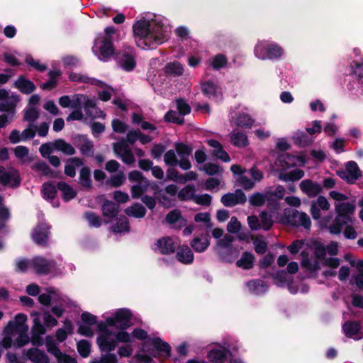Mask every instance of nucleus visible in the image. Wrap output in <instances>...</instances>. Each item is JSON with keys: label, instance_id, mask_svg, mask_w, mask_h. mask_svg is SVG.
<instances>
[{"label": "nucleus", "instance_id": "obj_10", "mask_svg": "<svg viewBox=\"0 0 363 363\" xmlns=\"http://www.w3.org/2000/svg\"><path fill=\"white\" fill-rule=\"evenodd\" d=\"M311 247V243L308 244V242L306 243L302 240H296L289 246L288 249L291 254H296L301 250L302 267L309 271H315L318 269V262L316 259H313V256L310 258L308 257L309 252H312Z\"/></svg>", "mask_w": 363, "mask_h": 363}, {"label": "nucleus", "instance_id": "obj_34", "mask_svg": "<svg viewBox=\"0 0 363 363\" xmlns=\"http://www.w3.org/2000/svg\"><path fill=\"white\" fill-rule=\"evenodd\" d=\"M91 84L95 85L99 88V99L102 101H106L111 99V96L113 93V89L111 87L101 82L98 79H93L91 80Z\"/></svg>", "mask_w": 363, "mask_h": 363}, {"label": "nucleus", "instance_id": "obj_27", "mask_svg": "<svg viewBox=\"0 0 363 363\" xmlns=\"http://www.w3.org/2000/svg\"><path fill=\"white\" fill-rule=\"evenodd\" d=\"M299 187L309 197H315L322 191V186L320 184L310 179L301 181Z\"/></svg>", "mask_w": 363, "mask_h": 363}, {"label": "nucleus", "instance_id": "obj_24", "mask_svg": "<svg viewBox=\"0 0 363 363\" xmlns=\"http://www.w3.org/2000/svg\"><path fill=\"white\" fill-rule=\"evenodd\" d=\"M38 301L41 304L48 306L58 301H65V296L61 294L55 288L50 287L46 289V293H43L38 296Z\"/></svg>", "mask_w": 363, "mask_h": 363}, {"label": "nucleus", "instance_id": "obj_63", "mask_svg": "<svg viewBox=\"0 0 363 363\" xmlns=\"http://www.w3.org/2000/svg\"><path fill=\"white\" fill-rule=\"evenodd\" d=\"M227 64V59L226 57L222 55L218 54L216 55L214 57H213L211 65L213 67V68L216 69H218L220 68H222L225 67Z\"/></svg>", "mask_w": 363, "mask_h": 363}, {"label": "nucleus", "instance_id": "obj_58", "mask_svg": "<svg viewBox=\"0 0 363 363\" xmlns=\"http://www.w3.org/2000/svg\"><path fill=\"white\" fill-rule=\"evenodd\" d=\"M16 269L18 272H26L32 270L30 259L26 258H20L16 261Z\"/></svg>", "mask_w": 363, "mask_h": 363}, {"label": "nucleus", "instance_id": "obj_26", "mask_svg": "<svg viewBox=\"0 0 363 363\" xmlns=\"http://www.w3.org/2000/svg\"><path fill=\"white\" fill-rule=\"evenodd\" d=\"M247 200L242 190L238 189L235 193L225 194L221 198V202L225 206H233L238 203H244Z\"/></svg>", "mask_w": 363, "mask_h": 363}, {"label": "nucleus", "instance_id": "obj_2", "mask_svg": "<svg viewBox=\"0 0 363 363\" xmlns=\"http://www.w3.org/2000/svg\"><path fill=\"white\" fill-rule=\"evenodd\" d=\"M330 196L334 199L337 216L335 223L328 227V230L332 234H338L344 225L352 223V216L355 211L354 201H345L347 196L336 191L330 192Z\"/></svg>", "mask_w": 363, "mask_h": 363}, {"label": "nucleus", "instance_id": "obj_61", "mask_svg": "<svg viewBox=\"0 0 363 363\" xmlns=\"http://www.w3.org/2000/svg\"><path fill=\"white\" fill-rule=\"evenodd\" d=\"M292 138L296 143L302 146H305L310 143V140L306 134L301 130H297L295 132Z\"/></svg>", "mask_w": 363, "mask_h": 363}, {"label": "nucleus", "instance_id": "obj_11", "mask_svg": "<svg viewBox=\"0 0 363 363\" xmlns=\"http://www.w3.org/2000/svg\"><path fill=\"white\" fill-rule=\"evenodd\" d=\"M33 325L32 327V332L33 337L36 335H41L45 333V327L52 328L57 325L58 322L49 312H45L43 315L44 325L42 324L40 316V313L38 312H32L30 314ZM33 343L35 344V341L33 339Z\"/></svg>", "mask_w": 363, "mask_h": 363}, {"label": "nucleus", "instance_id": "obj_44", "mask_svg": "<svg viewBox=\"0 0 363 363\" xmlns=\"http://www.w3.org/2000/svg\"><path fill=\"white\" fill-rule=\"evenodd\" d=\"M125 213L128 216H133L134 218H140L145 216L146 213V210L140 203H135L131 206L127 208L125 210Z\"/></svg>", "mask_w": 363, "mask_h": 363}, {"label": "nucleus", "instance_id": "obj_35", "mask_svg": "<svg viewBox=\"0 0 363 363\" xmlns=\"http://www.w3.org/2000/svg\"><path fill=\"white\" fill-rule=\"evenodd\" d=\"M147 342L151 344L158 352L163 354L165 357L170 356L171 347L159 337L149 338Z\"/></svg>", "mask_w": 363, "mask_h": 363}, {"label": "nucleus", "instance_id": "obj_46", "mask_svg": "<svg viewBox=\"0 0 363 363\" xmlns=\"http://www.w3.org/2000/svg\"><path fill=\"white\" fill-rule=\"evenodd\" d=\"M82 165V160L78 157H72L67 161L65 168L66 175L73 177L76 174L75 167Z\"/></svg>", "mask_w": 363, "mask_h": 363}, {"label": "nucleus", "instance_id": "obj_28", "mask_svg": "<svg viewBox=\"0 0 363 363\" xmlns=\"http://www.w3.org/2000/svg\"><path fill=\"white\" fill-rule=\"evenodd\" d=\"M157 188L155 183H150L147 179H142L140 182L133 185L131 187V196L133 199L140 198L142 194L148 191L149 189Z\"/></svg>", "mask_w": 363, "mask_h": 363}, {"label": "nucleus", "instance_id": "obj_8", "mask_svg": "<svg viewBox=\"0 0 363 363\" xmlns=\"http://www.w3.org/2000/svg\"><path fill=\"white\" fill-rule=\"evenodd\" d=\"M27 316L23 313H18L14 318L8 322L2 333V340L0 345L4 348H10L13 345V336L21 332L28 331L26 325Z\"/></svg>", "mask_w": 363, "mask_h": 363}, {"label": "nucleus", "instance_id": "obj_17", "mask_svg": "<svg viewBox=\"0 0 363 363\" xmlns=\"http://www.w3.org/2000/svg\"><path fill=\"white\" fill-rule=\"evenodd\" d=\"M249 226L252 230L263 229L268 230L272 225V216L266 212H262L259 218L256 216H250L247 218Z\"/></svg>", "mask_w": 363, "mask_h": 363}, {"label": "nucleus", "instance_id": "obj_25", "mask_svg": "<svg viewBox=\"0 0 363 363\" xmlns=\"http://www.w3.org/2000/svg\"><path fill=\"white\" fill-rule=\"evenodd\" d=\"M340 177L349 183H354L360 176L361 172L356 162H347L345 169L339 173Z\"/></svg>", "mask_w": 363, "mask_h": 363}, {"label": "nucleus", "instance_id": "obj_51", "mask_svg": "<svg viewBox=\"0 0 363 363\" xmlns=\"http://www.w3.org/2000/svg\"><path fill=\"white\" fill-rule=\"evenodd\" d=\"M55 148L68 155H72L75 153L74 147L62 140H58L55 142Z\"/></svg>", "mask_w": 363, "mask_h": 363}, {"label": "nucleus", "instance_id": "obj_19", "mask_svg": "<svg viewBox=\"0 0 363 363\" xmlns=\"http://www.w3.org/2000/svg\"><path fill=\"white\" fill-rule=\"evenodd\" d=\"M32 271L37 274H47L55 268V262L48 260L43 257L37 256L30 259Z\"/></svg>", "mask_w": 363, "mask_h": 363}, {"label": "nucleus", "instance_id": "obj_47", "mask_svg": "<svg viewBox=\"0 0 363 363\" xmlns=\"http://www.w3.org/2000/svg\"><path fill=\"white\" fill-rule=\"evenodd\" d=\"M102 211L105 217L112 219L118 212V206L111 201H106L103 205Z\"/></svg>", "mask_w": 363, "mask_h": 363}, {"label": "nucleus", "instance_id": "obj_22", "mask_svg": "<svg viewBox=\"0 0 363 363\" xmlns=\"http://www.w3.org/2000/svg\"><path fill=\"white\" fill-rule=\"evenodd\" d=\"M45 344L48 351L56 357L57 363H77L75 359L61 352L52 337H46Z\"/></svg>", "mask_w": 363, "mask_h": 363}, {"label": "nucleus", "instance_id": "obj_49", "mask_svg": "<svg viewBox=\"0 0 363 363\" xmlns=\"http://www.w3.org/2000/svg\"><path fill=\"white\" fill-rule=\"evenodd\" d=\"M267 201H269L267 191L264 194L255 193L249 198L250 204L255 206H262Z\"/></svg>", "mask_w": 363, "mask_h": 363}, {"label": "nucleus", "instance_id": "obj_38", "mask_svg": "<svg viewBox=\"0 0 363 363\" xmlns=\"http://www.w3.org/2000/svg\"><path fill=\"white\" fill-rule=\"evenodd\" d=\"M177 257L179 262L185 264H191L194 261V254L187 246H182L179 248Z\"/></svg>", "mask_w": 363, "mask_h": 363}, {"label": "nucleus", "instance_id": "obj_48", "mask_svg": "<svg viewBox=\"0 0 363 363\" xmlns=\"http://www.w3.org/2000/svg\"><path fill=\"white\" fill-rule=\"evenodd\" d=\"M195 191L193 185H186L178 192V198L182 201L194 200Z\"/></svg>", "mask_w": 363, "mask_h": 363}, {"label": "nucleus", "instance_id": "obj_4", "mask_svg": "<svg viewBox=\"0 0 363 363\" xmlns=\"http://www.w3.org/2000/svg\"><path fill=\"white\" fill-rule=\"evenodd\" d=\"M105 323H100L99 325V334L97 337V344L103 352H109L113 351L118 342H132V337L125 330L114 333L109 329Z\"/></svg>", "mask_w": 363, "mask_h": 363}, {"label": "nucleus", "instance_id": "obj_39", "mask_svg": "<svg viewBox=\"0 0 363 363\" xmlns=\"http://www.w3.org/2000/svg\"><path fill=\"white\" fill-rule=\"evenodd\" d=\"M209 245L210 241L207 235L202 238L196 237L191 242V246L197 252H204Z\"/></svg>", "mask_w": 363, "mask_h": 363}, {"label": "nucleus", "instance_id": "obj_18", "mask_svg": "<svg viewBox=\"0 0 363 363\" xmlns=\"http://www.w3.org/2000/svg\"><path fill=\"white\" fill-rule=\"evenodd\" d=\"M229 120L232 125L242 128H251L255 123V120L244 111H230Z\"/></svg>", "mask_w": 363, "mask_h": 363}, {"label": "nucleus", "instance_id": "obj_33", "mask_svg": "<svg viewBox=\"0 0 363 363\" xmlns=\"http://www.w3.org/2000/svg\"><path fill=\"white\" fill-rule=\"evenodd\" d=\"M25 356L33 363H49L45 353L37 348H30L25 351Z\"/></svg>", "mask_w": 363, "mask_h": 363}, {"label": "nucleus", "instance_id": "obj_52", "mask_svg": "<svg viewBox=\"0 0 363 363\" xmlns=\"http://www.w3.org/2000/svg\"><path fill=\"white\" fill-rule=\"evenodd\" d=\"M83 106H84L86 113L90 112L91 108L94 109L96 114L94 117H104L105 116L103 111L96 108V100L94 99H91L86 96V101L84 103Z\"/></svg>", "mask_w": 363, "mask_h": 363}, {"label": "nucleus", "instance_id": "obj_54", "mask_svg": "<svg viewBox=\"0 0 363 363\" xmlns=\"http://www.w3.org/2000/svg\"><path fill=\"white\" fill-rule=\"evenodd\" d=\"M72 333V325L69 321L65 323V328L58 329L56 332V337L58 341L63 342L67 335Z\"/></svg>", "mask_w": 363, "mask_h": 363}, {"label": "nucleus", "instance_id": "obj_29", "mask_svg": "<svg viewBox=\"0 0 363 363\" xmlns=\"http://www.w3.org/2000/svg\"><path fill=\"white\" fill-rule=\"evenodd\" d=\"M330 205L324 196H319L316 201H313L311 206V213L314 220L320 218V210L328 211L330 209Z\"/></svg>", "mask_w": 363, "mask_h": 363}, {"label": "nucleus", "instance_id": "obj_45", "mask_svg": "<svg viewBox=\"0 0 363 363\" xmlns=\"http://www.w3.org/2000/svg\"><path fill=\"white\" fill-rule=\"evenodd\" d=\"M58 189L62 191L63 199L65 201H68L74 199L76 196V191L65 182H59L57 184Z\"/></svg>", "mask_w": 363, "mask_h": 363}, {"label": "nucleus", "instance_id": "obj_60", "mask_svg": "<svg viewBox=\"0 0 363 363\" xmlns=\"http://www.w3.org/2000/svg\"><path fill=\"white\" fill-rule=\"evenodd\" d=\"M39 118V111L37 108L34 106H29L26 111L24 114V120L28 122H34Z\"/></svg>", "mask_w": 363, "mask_h": 363}, {"label": "nucleus", "instance_id": "obj_36", "mask_svg": "<svg viewBox=\"0 0 363 363\" xmlns=\"http://www.w3.org/2000/svg\"><path fill=\"white\" fill-rule=\"evenodd\" d=\"M247 290L254 294H261L267 290V286L264 281L257 279L246 283Z\"/></svg>", "mask_w": 363, "mask_h": 363}, {"label": "nucleus", "instance_id": "obj_6", "mask_svg": "<svg viewBox=\"0 0 363 363\" xmlns=\"http://www.w3.org/2000/svg\"><path fill=\"white\" fill-rule=\"evenodd\" d=\"M254 55L260 60L277 61L284 57L285 50L281 45L274 41L262 40L255 44Z\"/></svg>", "mask_w": 363, "mask_h": 363}, {"label": "nucleus", "instance_id": "obj_37", "mask_svg": "<svg viewBox=\"0 0 363 363\" xmlns=\"http://www.w3.org/2000/svg\"><path fill=\"white\" fill-rule=\"evenodd\" d=\"M77 147L81 153L86 156H92L94 154L93 143L85 136H80L77 142Z\"/></svg>", "mask_w": 363, "mask_h": 363}, {"label": "nucleus", "instance_id": "obj_57", "mask_svg": "<svg viewBox=\"0 0 363 363\" xmlns=\"http://www.w3.org/2000/svg\"><path fill=\"white\" fill-rule=\"evenodd\" d=\"M269 200H279L283 198L285 194V188L281 185L277 186L274 189H269L267 191Z\"/></svg>", "mask_w": 363, "mask_h": 363}, {"label": "nucleus", "instance_id": "obj_41", "mask_svg": "<svg viewBox=\"0 0 363 363\" xmlns=\"http://www.w3.org/2000/svg\"><path fill=\"white\" fill-rule=\"evenodd\" d=\"M15 86L24 94H30L35 89L33 83L23 77H20L15 82Z\"/></svg>", "mask_w": 363, "mask_h": 363}, {"label": "nucleus", "instance_id": "obj_53", "mask_svg": "<svg viewBox=\"0 0 363 363\" xmlns=\"http://www.w3.org/2000/svg\"><path fill=\"white\" fill-rule=\"evenodd\" d=\"M42 192L43 197L48 200H52L56 196L57 190L52 183H45L43 186Z\"/></svg>", "mask_w": 363, "mask_h": 363}, {"label": "nucleus", "instance_id": "obj_42", "mask_svg": "<svg viewBox=\"0 0 363 363\" xmlns=\"http://www.w3.org/2000/svg\"><path fill=\"white\" fill-rule=\"evenodd\" d=\"M164 69L166 74L174 76H181L184 71L182 65L177 61L167 63Z\"/></svg>", "mask_w": 363, "mask_h": 363}, {"label": "nucleus", "instance_id": "obj_7", "mask_svg": "<svg viewBox=\"0 0 363 363\" xmlns=\"http://www.w3.org/2000/svg\"><path fill=\"white\" fill-rule=\"evenodd\" d=\"M191 149L182 143L175 145V150H169L164 155V162L167 165L175 167L179 165L183 170H188L191 167L189 157Z\"/></svg>", "mask_w": 363, "mask_h": 363}, {"label": "nucleus", "instance_id": "obj_50", "mask_svg": "<svg viewBox=\"0 0 363 363\" xmlns=\"http://www.w3.org/2000/svg\"><path fill=\"white\" fill-rule=\"evenodd\" d=\"M112 230L116 233H126L129 230L128 219L125 216H121Z\"/></svg>", "mask_w": 363, "mask_h": 363}, {"label": "nucleus", "instance_id": "obj_64", "mask_svg": "<svg viewBox=\"0 0 363 363\" xmlns=\"http://www.w3.org/2000/svg\"><path fill=\"white\" fill-rule=\"evenodd\" d=\"M234 240V238L228 234L223 236V238L219 239L217 241L216 248V249H225L229 248Z\"/></svg>", "mask_w": 363, "mask_h": 363}, {"label": "nucleus", "instance_id": "obj_55", "mask_svg": "<svg viewBox=\"0 0 363 363\" xmlns=\"http://www.w3.org/2000/svg\"><path fill=\"white\" fill-rule=\"evenodd\" d=\"M356 268L357 273L353 276L354 284L358 288L363 289V260L357 263Z\"/></svg>", "mask_w": 363, "mask_h": 363}, {"label": "nucleus", "instance_id": "obj_13", "mask_svg": "<svg viewBox=\"0 0 363 363\" xmlns=\"http://www.w3.org/2000/svg\"><path fill=\"white\" fill-rule=\"evenodd\" d=\"M130 320V311L128 309L121 308L117 310L112 316L106 317L103 323L106 326H116L124 330L131 325Z\"/></svg>", "mask_w": 363, "mask_h": 363}, {"label": "nucleus", "instance_id": "obj_1", "mask_svg": "<svg viewBox=\"0 0 363 363\" xmlns=\"http://www.w3.org/2000/svg\"><path fill=\"white\" fill-rule=\"evenodd\" d=\"M133 29L135 43L141 49H151L161 45L167 40L171 32L169 21L156 15L138 20Z\"/></svg>", "mask_w": 363, "mask_h": 363}, {"label": "nucleus", "instance_id": "obj_12", "mask_svg": "<svg viewBox=\"0 0 363 363\" xmlns=\"http://www.w3.org/2000/svg\"><path fill=\"white\" fill-rule=\"evenodd\" d=\"M281 222L296 227H303L306 230L311 226V219L306 213L289 208L284 210Z\"/></svg>", "mask_w": 363, "mask_h": 363}, {"label": "nucleus", "instance_id": "obj_31", "mask_svg": "<svg viewBox=\"0 0 363 363\" xmlns=\"http://www.w3.org/2000/svg\"><path fill=\"white\" fill-rule=\"evenodd\" d=\"M175 249V242L172 238L167 237L159 239L156 244L155 250L162 254L173 252Z\"/></svg>", "mask_w": 363, "mask_h": 363}, {"label": "nucleus", "instance_id": "obj_15", "mask_svg": "<svg viewBox=\"0 0 363 363\" xmlns=\"http://www.w3.org/2000/svg\"><path fill=\"white\" fill-rule=\"evenodd\" d=\"M229 353V349L225 346L213 343L207 349L206 357L211 363H224Z\"/></svg>", "mask_w": 363, "mask_h": 363}, {"label": "nucleus", "instance_id": "obj_56", "mask_svg": "<svg viewBox=\"0 0 363 363\" xmlns=\"http://www.w3.org/2000/svg\"><path fill=\"white\" fill-rule=\"evenodd\" d=\"M80 184L86 187L89 188L91 186V180L90 178V170L87 167H83L79 173Z\"/></svg>", "mask_w": 363, "mask_h": 363}, {"label": "nucleus", "instance_id": "obj_21", "mask_svg": "<svg viewBox=\"0 0 363 363\" xmlns=\"http://www.w3.org/2000/svg\"><path fill=\"white\" fill-rule=\"evenodd\" d=\"M113 147L116 156L120 157L124 163L131 164L135 162L133 153L126 142L121 140L116 143Z\"/></svg>", "mask_w": 363, "mask_h": 363}, {"label": "nucleus", "instance_id": "obj_30", "mask_svg": "<svg viewBox=\"0 0 363 363\" xmlns=\"http://www.w3.org/2000/svg\"><path fill=\"white\" fill-rule=\"evenodd\" d=\"M343 332L347 337L358 340L363 337L360 325L358 322H346L342 325Z\"/></svg>", "mask_w": 363, "mask_h": 363}, {"label": "nucleus", "instance_id": "obj_59", "mask_svg": "<svg viewBox=\"0 0 363 363\" xmlns=\"http://www.w3.org/2000/svg\"><path fill=\"white\" fill-rule=\"evenodd\" d=\"M77 350L82 357H87L90 354L91 345L87 340H80L77 342Z\"/></svg>", "mask_w": 363, "mask_h": 363}, {"label": "nucleus", "instance_id": "obj_43", "mask_svg": "<svg viewBox=\"0 0 363 363\" xmlns=\"http://www.w3.org/2000/svg\"><path fill=\"white\" fill-rule=\"evenodd\" d=\"M255 257L249 252H244L240 259L237 261V266L243 269H249L252 268Z\"/></svg>", "mask_w": 363, "mask_h": 363}, {"label": "nucleus", "instance_id": "obj_20", "mask_svg": "<svg viewBox=\"0 0 363 363\" xmlns=\"http://www.w3.org/2000/svg\"><path fill=\"white\" fill-rule=\"evenodd\" d=\"M119 65L125 71H132L135 65V52L133 48H127L117 54Z\"/></svg>", "mask_w": 363, "mask_h": 363}, {"label": "nucleus", "instance_id": "obj_9", "mask_svg": "<svg viewBox=\"0 0 363 363\" xmlns=\"http://www.w3.org/2000/svg\"><path fill=\"white\" fill-rule=\"evenodd\" d=\"M311 250L315 255L313 259H316L318 262V268L322 263L331 267L333 269L337 268L340 264V261L337 258L326 259L325 256L328 253L329 255H335L337 253L338 245L335 242H331L326 247L318 242H311Z\"/></svg>", "mask_w": 363, "mask_h": 363}, {"label": "nucleus", "instance_id": "obj_3", "mask_svg": "<svg viewBox=\"0 0 363 363\" xmlns=\"http://www.w3.org/2000/svg\"><path fill=\"white\" fill-rule=\"evenodd\" d=\"M306 162L303 155H293L281 154L274 162L273 169L279 172V179L284 182L299 180L304 176V172L299 169H294L289 172L286 171L294 166H303Z\"/></svg>", "mask_w": 363, "mask_h": 363}, {"label": "nucleus", "instance_id": "obj_5", "mask_svg": "<svg viewBox=\"0 0 363 363\" xmlns=\"http://www.w3.org/2000/svg\"><path fill=\"white\" fill-rule=\"evenodd\" d=\"M115 32L113 27H107L104 33L99 34L96 38L92 51L100 60L107 61L113 55L112 38Z\"/></svg>", "mask_w": 363, "mask_h": 363}, {"label": "nucleus", "instance_id": "obj_40", "mask_svg": "<svg viewBox=\"0 0 363 363\" xmlns=\"http://www.w3.org/2000/svg\"><path fill=\"white\" fill-rule=\"evenodd\" d=\"M230 141L235 146L238 147H245L249 143L247 135L240 131H234L231 133Z\"/></svg>", "mask_w": 363, "mask_h": 363}, {"label": "nucleus", "instance_id": "obj_32", "mask_svg": "<svg viewBox=\"0 0 363 363\" xmlns=\"http://www.w3.org/2000/svg\"><path fill=\"white\" fill-rule=\"evenodd\" d=\"M48 229L45 223L38 225L32 234L33 240L38 245L45 244L48 239Z\"/></svg>", "mask_w": 363, "mask_h": 363}, {"label": "nucleus", "instance_id": "obj_14", "mask_svg": "<svg viewBox=\"0 0 363 363\" xmlns=\"http://www.w3.org/2000/svg\"><path fill=\"white\" fill-rule=\"evenodd\" d=\"M21 182L20 174L13 167H0V184L12 188L18 187Z\"/></svg>", "mask_w": 363, "mask_h": 363}, {"label": "nucleus", "instance_id": "obj_62", "mask_svg": "<svg viewBox=\"0 0 363 363\" xmlns=\"http://www.w3.org/2000/svg\"><path fill=\"white\" fill-rule=\"evenodd\" d=\"M125 179V174L123 172H118L117 174L112 175L108 183L113 186L118 187L121 186Z\"/></svg>", "mask_w": 363, "mask_h": 363}, {"label": "nucleus", "instance_id": "obj_16", "mask_svg": "<svg viewBox=\"0 0 363 363\" xmlns=\"http://www.w3.org/2000/svg\"><path fill=\"white\" fill-rule=\"evenodd\" d=\"M18 101V95L10 93L4 89H0V111L15 113Z\"/></svg>", "mask_w": 363, "mask_h": 363}, {"label": "nucleus", "instance_id": "obj_23", "mask_svg": "<svg viewBox=\"0 0 363 363\" xmlns=\"http://www.w3.org/2000/svg\"><path fill=\"white\" fill-rule=\"evenodd\" d=\"M203 94L210 99L219 101L222 99V91L220 86L212 80H207L201 83Z\"/></svg>", "mask_w": 363, "mask_h": 363}]
</instances>
